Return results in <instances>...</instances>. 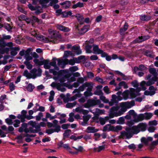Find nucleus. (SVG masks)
<instances>
[{"label": "nucleus", "instance_id": "13", "mask_svg": "<svg viewBox=\"0 0 158 158\" xmlns=\"http://www.w3.org/2000/svg\"><path fill=\"white\" fill-rule=\"evenodd\" d=\"M135 89L132 88H131L130 89L129 95H130V98L133 99L136 97L137 96L140 95V94H136L135 93Z\"/></svg>", "mask_w": 158, "mask_h": 158}, {"label": "nucleus", "instance_id": "39", "mask_svg": "<svg viewBox=\"0 0 158 158\" xmlns=\"http://www.w3.org/2000/svg\"><path fill=\"white\" fill-rule=\"evenodd\" d=\"M125 119L123 117L119 118L117 121V123L119 124H123L124 123Z\"/></svg>", "mask_w": 158, "mask_h": 158}, {"label": "nucleus", "instance_id": "59", "mask_svg": "<svg viewBox=\"0 0 158 158\" xmlns=\"http://www.w3.org/2000/svg\"><path fill=\"white\" fill-rule=\"evenodd\" d=\"M56 58H53L52 60L53 61L52 62H50V66H54L56 65Z\"/></svg>", "mask_w": 158, "mask_h": 158}, {"label": "nucleus", "instance_id": "34", "mask_svg": "<svg viewBox=\"0 0 158 158\" xmlns=\"http://www.w3.org/2000/svg\"><path fill=\"white\" fill-rule=\"evenodd\" d=\"M28 7L32 11L35 10H36L38 8H40V6H34L32 5L29 3L28 5Z\"/></svg>", "mask_w": 158, "mask_h": 158}, {"label": "nucleus", "instance_id": "53", "mask_svg": "<svg viewBox=\"0 0 158 158\" xmlns=\"http://www.w3.org/2000/svg\"><path fill=\"white\" fill-rule=\"evenodd\" d=\"M33 110L35 112H36L38 111H45L44 107L42 106H39V108L35 110V108H33Z\"/></svg>", "mask_w": 158, "mask_h": 158}, {"label": "nucleus", "instance_id": "9", "mask_svg": "<svg viewBox=\"0 0 158 158\" xmlns=\"http://www.w3.org/2000/svg\"><path fill=\"white\" fill-rule=\"evenodd\" d=\"M89 25H85L80 30L78 27L77 26L76 29L79 31L78 33L80 35H83L87 32L89 30Z\"/></svg>", "mask_w": 158, "mask_h": 158}, {"label": "nucleus", "instance_id": "8", "mask_svg": "<svg viewBox=\"0 0 158 158\" xmlns=\"http://www.w3.org/2000/svg\"><path fill=\"white\" fill-rule=\"evenodd\" d=\"M149 38L150 36L148 35L141 36H139L138 38L134 40L133 41L135 43H140L149 39Z\"/></svg>", "mask_w": 158, "mask_h": 158}, {"label": "nucleus", "instance_id": "15", "mask_svg": "<svg viewBox=\"0 0 158 158\" xmlns=\"http://www.w3.org/2000/svg\"><path fill=\"white\" fill-rule=\"evenodd\" d=\"M152 140L153 138L151 137H148L147 139L145 137H142L141 139V141L145 145L148 146V141H152Z\"/></svg>", "mask_w": 158, "mask_h": 158}, {"label": "nucleus", "instance_id": "7", "mask_svg": "<svg viewBox=\"0 0 158 158\" xmlns=\"http://www.w3.org/2000/svg\"><path fill=\"white\" fill-rule=\"evenodd\" d=\"M50 29V39H54L56 40L60 39L61 38V36L58 32L56 31H51Z\"/></svg>", "mask_w": 158, "mask_h": 158}, {"label": "nucleus", "instance_id": "16", "mask_svg": "<svg viewBox=\"0 0 158 158\" xmlns=\"http://www.w3.org/2000/svg\"><path fill=\"white\" fill-rule=\"evenodd\" d=\"M71 2L69 1L66 0L63 2L60 3V4L61 6H63V7L65 9H67L70 7L71 5Z\"/></svg>", "mask_w": 158, "mask_h": 158}, {"label": "nucleus", "instance_id": "44", "mask_svg": "<svg viewBox=\"0 0 158 158\" xmlns=\"http://www.w3.org/2000/svg\"><path fill=\"white\" fill-rule=\"evenodd\" d=\"M149 72L153 75L157 74L156 69L154 68H150L149 70Z\"/></svg>", "mask_w": 158, "mask_h": 158}, {"label": "nucleus", "instance_id": "33", "mask_svg": "<svg viewBox=\"0 0 158 158\" xmlns=\"http://www.w3.org/2000/svg\"><path fill=\"white\" fill-rule=\"evenodd\" d=\"M151 51L150 50H146L144 52V54L147 57H149L151 58H153L154 56L151 53Z\"/></svg>", "mask_w": 158, "mask_h": 158}, {"label": "nucleus", "instance_id": "57", "mask_svg": "<svg viewBox=\"0 0 158 158\" xmlns=\"http://www.w3.org/2000/svg\"><path fill=\"white\" fill-rule=\"evenodd\" d=\"M58 87H60L61 86H68V84L66 83L61 82L58 83L57 84Z\"/></svg>", "mask_w": 158, "mask_h": 158}, {"label": "nucleus", "instance_id": "31", "mask_svg": "<svg viewBox=\"0 0 158 158\" xmlns=\"http://www.w3.org/2000/svg\"><path fill=\"white\" fill-rule=\"evenodd\" d=\"M144 119L146 120L150 119L153 116L152 113H151L145 112L144 114Z\"/></svg>", "mask_w": 158, "mask_h": 158}, {"label": "nucleus", "instance_id": "26", "mask_svg": "<svg viewBox=\"0 0 158 158\" xmlns=\"http://www.w3.org/2000/svg\"><path fill=\"white\" fill-rule=\"evenodd\" d=\"M49 2V0H40L39 3L41 5L42 8H46L48 6L46 4Z\"/></svg>", "mask_w": 158, "mask_h": 158}, {"label": "nucleus", "instance_id": "28", "mask_svg": "<svg viewBox=\"0 0 158 158\" xmlns=\"http://www.w3.org/2000/svg\"><path fill=\"white\" fill-rule=\"evenodd\" d=\"M6 46L9 47L11 49H15L16 50H20V48L19 47H13V44L12 42H9L7 43L6 42Z\"/></svg>", "mask_w": 158, "mask_h": 158}, {"label": "nucleus", "instance_id": "36", "mask_svg": "<svg viewBox=\"0 0 158 158\" xmlns=\"http://www.w3.org/2000/svg\"><path fill=\"white\" fill-rule=\"evenodd\" d=\"M39 21V19L37 17L35 16H33L31 19L29 18V23L35 22H38Z\"/></svg>", "mask_w": 158, "mask_h": 158}, {"label": "nucleus", "instance_id": "61", "mask_svg": "<svg viewBox=\"0 0 158 158\" xmlns=\"http://www.w3.org/2000/svg\"><path fill=\"white\" fill-rule=\"evenodd\" d=\"M70 125V123L64 124L62 125L61 127L63 129L67 130Z\"/></svg>", "mask_w": 158, "mask_h": 158}, {"label": "nucleus", "instance_id": "58", "mask_svg": "<svg viewBox=\"0 0 158 158\" xmlns=\"http://www.w3.org/2000/svg\"><path fill=\"white\" fill-rule=\"evenodd\" d=\"M94 80L97 81L102 84L104 83L103 80L99 77H96L94 79Z\"/></svg>", "mask_w": 158, "mask_h": 158}, {"label": "nucleus", "instance_id": "56", "mask_svg": "<svg viewBox=\"0 0 158 158\" xmlns=\"http://www.w3.org/2000/svg\"><path fill=\"white\" fill-rule=\"evenodd\" d=\"M69 69L71 72H74L78 70V68L77 66H73L70 67Z\"/></svg>", "mask_w": 158, "mask_h": 158}, {"label": "nucleus", "instance_id": "19", "mask_svg": "<svg viewBox=\"0 0 158 158\" xmlns=\"http://www.w3.org/2000/svg\"><path fill=\"white\" fill-rule=\"evenodd\" d=\"M82 117L83 122H81V124L83 126H85L87 124L88 121L90 118V116L88 114L87 115H84Z\"/></svg>", "mask_w": 158, "mask_h": 158}, {"label": "nucleus", "instance_id": "60", "mask_svg": "<svg viewBox=\"0 0 158 158\" xmlns=\"http://www.w3.org/2000/svg\"><path fill=\"white\" fill-rule=\"evenodd\" d=\"M99 119L100 123L101 125H103L105 124L106 122L105 120V119L104 118H103L100 117Z\"/></svg>", "mask_w": 158, "mask_h": 158}, {"label": "nucleus", "instance_id": "14", "mask_svg": "<svg viewBox=\"0 0 158 158\" xmlns=\"http://www.w3.org/2000/svg\"><path fill=\"white\" fill-rule=\"evenodd\" d=\"M56 27L57 29L63 32H68L70 31L69 27L64 26L60 24H57Z\"/></svg>", "mask_w": 158, "mask_h": 158}, {"label": "nucleus", "instance_id": "41", "mask_svg": "<svg viewBox=\"0 0 158 158\" xmlns=\"http://www.w3.org/2000/svg\"><path fill=\"white\" fill-rule=\"evenodd\" d=\"M128 113L129 115H132L134 118L136 117L137 116V113H136L135 111L133 110H129L128 111Z\"/></svg>", "mask_w": 158, "mask_h": 158}, {"label": "nucleus", "instance_id": "40", "mask_svg": "<svg viewBox=\"0 0 158 158\" xmlns=\"http://www.w3.org/2000/svg\"><path fill=\"white\" fill-rule=\"evenodd\" d=\"M94 127H88L87 128L86 132L88 133H94Z\"/></svg>", "mask_w": 158, "mask_h": 158}, {"label": "nucleus", "instance_id": "35", "mask_svg": "<svg viewBox=\"0 0 158 158\" xmlns=\"http://www.w3.org/2000/svg\"><path fill=\"white\" fill-rule=\"evenodd\" d=\"M3 27L8 31L9 32H12V28L10 25V24L8 23L4 24L3 26Z\"/></svg>", "mask_w": 158, "mask_h": 158}, {"label": "nucleus", "instance_id": "20", "mask_svg": "<svg viewBox=\"0 0 158 158\" xmlns=\"http://www.w3.org/2000/svg\"><path fill=\"white\" fill-rule=\"evenodd\" d=\"M38 40L42 41L45 43H48L49 42V39L46 37L42 35H39L37 36Z\"/></svg>", "mask_w": 158, "mask_h": 158}, {"label": "nucleus", "instance_id": "37", "mask_svg": "<svg viewBox=\"0 0 158 158\" xmlns=\"http://www.w3.org/2000/svg\"><path fill=\"white\" fill-rule=\"evenodd\" d=\"M77 102L75 101L73 103H68L66 105L67 108H71L77 104Z\"/></svg>", "mask_w": 158, "mask_h": 158}, {"label": "nucleus", "instance_id": "22", "mask_svg": "<svg viewBox=\"0 0 158 158\" xmlns=\"http://www.w3.org/2000/svg\"><path fill=\"white\" fill-rule=\"evenodd\" d=\"M54 127V128L50 129V134L54 132L58 133L61 130V127L60 126H56V127Z\"/></svg>", "mask_w": 158, "mask_h": 158}, {"label": "nucleus", "instance_id": "2", "mask_svg": "<svg viewBox=\"0 0 158 158\" xmlns=\"http://www.w3.org/2000/svg\"><path fill=\"white\" fill-rule=\"evenodd\" d=\"M93 48V53L96 54H101V57L102 58H106V60L107 61H110L111 60V56L106 52L100 49L98 45L94 44Z\"/></svg>", "mask_w": 158, "mask_h": 158}, {"label": "nucleus", "instance_id": "23", "mask_svg": "<svg viewBox=\"0 0 158 158\" xmlns=\"http://www.w3.org/2000/svg\"><path fill=\"white\" fill-rule=\"evenodd\" d=\"M71 130L70 129H67L64 131L63 134V139H65L66 138H68L70 135Z\"/></svg>", "mask_w": 158, "mask_h": 158}, {"label": "nucleus", "instance_id": "17", "mask_svg": "<svg viewBox=\"0 0 158 158\" xmlns=\"http://www.w3.org/2000/svg\"><path fill=\"white\" fill-rule=\"evenodd\" d=\"M137 118H135L133 119V121L135 123H138L140 121H141L144 119V115L143 114H140L136 117Z\"/></svg>", "mask_w": 158, "mask_h": 158}, {"label": "nucleus", "instance_id": "45", "mask_svg": "<svg viewBox=\"0 0 158 158\" xmlns=\"http://www.w3.org/2000/svg\"><path fill=\"white\" fill-rule=\"evenodd\" d=\"M74 115V114L71 112L69 114V118L68 119V121L70 122H73L74 120V119L73 117Z\"/></svg>", "mask_w": 158, "mask_h": 158}, {"label": "nucleus", "instance_id": "24", "mask_svg": "<svg viewBox=\"0 0 158 158\" xmlns=\"http://www.w3.org/2000/svg\"><path fill=\"white\" fill-rule=\"evenodd\" d=\"M94 44H93L92 45L87 44L86 45L85 47V49L86 51V52L87 53H91L92 52V51L91 50L92 47L93 48V45Z\"/></svg>", "mask_w": 158, "mask_h": 158}, {"label": "nucleus", "instance_id": "27", "mask_svg": "<svg viewBox=\"0 0 158 158\" xmlns=\"http://www.w3.org/2000/svg\"><path fill=\"white\" fill-rule=\"evenodd\" d=\"M129 95V91L128 90H126L124 91L122 94L123 99L125 100H126L128 98Z\"/></svg>", "mask_w": 158, "mask_h": 158}, {"label": "nucleus", "instance_id": "48", "mask_svg": "<svg viewBox=\"0 0 158 158\" xmlns=\"http://www.w3.org/2000/svg\"><path fill=\"white\" fill-rule=\"evenodd\" d=\"M43 8L41 7L40 8H38L36 10H35V11L34 12L35 13L36 15H39L40 14L43 12L42 8Z\"/></svg>", "mask_w": 158, "mask_h": 158}, {"label": "nucleus", "instance_id": "6", "mask_svg": "<svg viewBox=\"0 0 158 158\" xmlns=\"http://www.w3.org/2000/svg\"><path fill=\"white\" fill-rule=\"evenodd\" d=\"M129 129V132L131 135V137L133 135H136L140 131V129H139L138 126H133L131 127H127Z\"/></svg>", "mask_w": 158, "mask_h": 158}, {"label": "nucleus", "instance_id": "54", "mask_svg": "<svg viewBox=\"0 0 158 158\" xmlns=\"http://www.w3.org/2000/svg\"><path fill=\"white\" fill-rule=\"evenodd\" d=\"M149 125L150 126H156L157 124V121L155 120H153V121H150L149 122Z\"/></svg>", "mask_w": 158, "mask_h": 158}, {"label": "nucleus", "instance_id": "12", "mask_svg": "<svg viewBox=\"0 0 158 158\" xmlns=\"http://www.w3.org/2000/svg\"><path fill=\"white\" fill-rule=\"evenodd\" d=\"M140 85L142 88V90L143 91H145L147 89V88L145 86V85H146L147 86H150L151 85L149 80L147 82L145 81H143L140 82Z\"/></svg>", "mask_w": 158, "mask_h": 158}, {"label": "nucleus", "instance_id": "55", "mask_svg": "<svg viewBox=\"0 0 158 158\" xmlns=\"http://www.w3.org/2000/svg\"><path fill=\"white\" fill-rule=\"evenodd\" d=\"M131 84L134 88L138 87L139 86V84L138 83V81L136 80H135L132 81L131 83Z\"/></svg>", "mask_w": 158, "mask_h": 158}, {"label": "nucleus", "instance_id": "43", "mask_svg": "<svg viewBox=\"0 0 158 158\" xmlns=\"http://www.w3.org/2000/svg\"><path fill=\"white\" fill-rule=\"evenodd\" d=\"M24 64L26 66L27 68L28 69L31 70L33 67L32 65L30 62H24Z\"/></svg>", "mask_w": 158, "mask_h": 158}, {"label": "nucleus", "instance_id": "29", "mask_svg": "<svg viewBox=\"0 0 158 158\" xmlns=\"http://www.w3.org/2000/svg\"><path fill=\"white\" fill-rule=\"evenodd\" d=\"M27 124L26 123H23L21 124V126L18 129V131L20 133H22L23 132L24 128L25 129L27 127Z\"/></svg>", "mask_w": 158, "mask_h": 158}, {"label": "nucleus", "instance_id": "63", "mask_svg": "<svg viewBox=\"0 0 158 158\" xmlns=\"http://www.w3.org/2000/svg\"><path fill=\"white\" fill-rule=\"evenodd\" d=\"M43 116V113L40 112L39 113L38 115L36 116V119L37 121H39L40 120L41 117Z\"/></svg>", "mask_w": 158, "mask_h": 158}, {"label": "nucleus", "instance_id": "5", "mask_svg": "<svg viewBox=\"0 0 158 158\" xmlns=\"http://www.w3.org/2000/svg\"><path fill=\"white\" fill-rule=\"evenodd\" d=\"M37 69L36 68H34L31 70V73H30L28 72V71L27 69H26L23 72V75L28 79L31 78L34 79L36 77V73L37 72Z\"/></svg>", "mask_w": 158, "mask_h": 158}, {"label": "nucleus", "instance_id": "50", "mask_svg": "<svg viewBox=\"0 0 158 158\" xmlns=\"http://www.w3.org/2000/svg\"><path fill=\"white\" fill-rule=\"evenodd\" d=\"M134 122L133 120H131L130 121H127L126 124L129 127H131L134 124Z\"/></svg>", "mask_w": 158, "mask_h": 158}, {"label": "nucleus", "instance_id": "51", "mask_svg": "<svg viewBox=\"0 0 158 158\" xmlns=\"http://www.w3.org/2000/svg\"><path fill=\"white\" fill-rule=\"evenodd\" d=\"M94 94L95 95H103V94L102 91L101 90H96L94 93Z\"/></svg>", "mask_w": 158, "mask_h": 158}, {"label": "nucleus", "instance_id": "42", "mask_svg": "<svg viewBox=\"0 0 158 158\" xmlns=\"http://www.w3.org/2000/svg\"><path fill=\"white\" fill-rule=\"evenodd\" d=\"M69 77V76L68 75H66L61 78H59V81L60 82H64L66 81V79Z\"/></svg>", "mask_w": 158, "mask_h": 158}, {"label": "nucleus", "instance_id": "30", "mask_svg": "<svg viewBox=\"0 0 158 158\" xmlns=\"http://www.w3.org/2000/svg\"><path fill=\"white\" fill-rule=\"evenodd\" d=\"M58 62V65L59 66L62 65V68H64V66L66 64V63H65V61H64L63 59H58L57 60Z\"/></svg>", "mask_w": 158, "mask_h": 158}, {"label": "nucleus", "instance_id": "32", "mask_svg": "<svg viewBox=\"0 0 158 158\" xmlns=\"http://www.w3.org/2000/svg\"><path fill=\"white\" fill-rule=\"evenodd\" d=\"M26 88L28 91L30 92H32L35 88V86L31 83H29L27 86Z\"/></svg>", "mask_w": 158, "mask_h": 158}, {"label": "nucleus", "instance_id": "38", "mask_svg": "<svg viewBox=\"0 0 158 158\" xmlns=\"http://www.w3.org/2000/svg\"><path fill=\"white\" fill-rule=\"evenodd\" d=\"M22 19L23 20H24L27 22H29V18H28L27 16H26L25 15H20L19 18V20L21 21Z\"/></svg>", "mask_w": 158, "mask_h": 158}, {"label": "nucleus", "instance_id": "21", "mask_svg": "<svg viewBox=\"0 0 158 158\" xmlns=\"http://www.w3.org/2000/svg\"><path fill=\"white\" fill-rule=\"evenodd\" d=\"M151 16L149 15H141L140 16V19L142 21H147L150 20Z\"/></svg>", "mask_w": 158, "mask_h": 158}, {"label": "nucleus", "instance_id": "18", "mask_svg": "<svg viewBox=\"0 0 158 158\" xmlns=\"http://www.w3.org/2000/svg\"><path fill=\"white\" fill-rule=\"evenodd\" d=\"M76 17L81 25L84 23V17L82 15L79 14H77L76 15Z\"/></svg>", "mask_w": 158, "mask_h": 158}, {"label": "nucleus", "instance_id": "3", "mask_svg": "<svg viewBox=\"0 0 158 158\" xmlns=\"http://www.w3.org/2000/svg\"><path fill=\"white\" fill-rule=\"evenodd\" d=\"M82 60L83 61H85L86 59L85 56L81 55L78 56L77 58L73 57V59L69 60L66 59L65 61L66 64H69L70 65H74L75 63H80L81 62V60Z\"/></svg>", "mask_w": 158, "mask_h": 158}, {"label": "nucleus", "instance_id": "1", "mask_svg": "<svg viewBox=\"0 0 158 158\" xmlns=\"http://www.w3.org/2000/svg\"><path fill=\"white\" fill-rule=\"evenodd\" d=\"M135 101L133 100H131L130 102L127 101L122 102L120 105L121 108L118 112H116L115 111L118 110L119 107L117 106H112L110 109L109 113L110 118H113L114 117H117L122 115L127 111V109L131 108L135 106Z\"/></svg>", "mask_w": 158, "mask_h": 158}, {"label": "nucleus", "instance_id": "52", "mask_svg": "<svg viewBox=\"0 0 158 158\" xmlns=\"http://www.w3.org/2000/svg\"><path fill=\"white\" fill-rule=\"evenodd\" d=\"M73 52H74L75 56L76 55H80L82 53V51L80 48L76 51H73Z\"/></svg>", "mask_w": 158, "mask_h": 158}, {"label": "nucleus", "instance_id": "11", "mask_svg": "<svg viewBox=\"0 0 158 158\" xmlns=\"http://www.w3.org/2000/svg\"><path fill=\"white\" fill-rule=\"evenodd\" d=\"M88 103L90 105L91 107L94 106L100 103L99 100H95L93 99H89L87 100Z\"/></svg>", "mask_w": 158, "mask_h": 158}, {"label": "nucleus", "instance_id": "25", "mask_svg": "<svg viewBox=\"0 0 158 158\" xmlns=\"http://www.w3.org/2000/svg\"><path fill=\"white\" fill-rule=\"evenodd\" d=\"M137 126L139 129H140L142 131H144L146 130L147 125L145 123H139Z\"/></svg>", "mask_w": 158, "mask_h": 158}, {"label": "nucleus", "instance_id": "62", "mask_svg": "<svg viewBox=\"0 0 158 158\" xmlns=\"http://www.w3.org/2000/svg\"><path fill=\"white\" fill-rule=\"evenodd\" d=\"M9 88L11 91H12L15 89V86L13 82L10 83Z\"/></svg>", "mask_w": 158, "mask_h": 158}, {"label": "nucleus", "instance_id": "47", "mask_svg": "<svg viewBox=\"0 0 158 158\" xmlns=\"http://www.w3.org/2000/svg\"><path fill=\"white\" fill-rule=\"evenodd\" d=\"M100 98L101 100L105 103H107L109 102V100L108 99H106V97L103 96V95H100Z\"/></svg>", "mask_w": 158, "mask_h": 158}, {"label": "nucleus", "instance_id": "4", "mask_svg": "<svg viewBox=\"0 0 158 158\" xmlns=\"http://www.w3.org/2000/svg\"><path fill=\"white\" fill-rule=\"evenodd\" d=\"M35 63L38 66L44 65V67L46 69H49V59L44 60L43 61H40L39 59H35L33 60Z\"/></svg>", "mask_w": 158, "mask_h": 158}, {"label": "nucleus", "instance_id": "49", "mask_svg": "<svg viewBox=\"0 0 158 158\" xmlns=\"http://www.w3.org/2000/svg\"><path fill=\"white\" fill-rule=\"evenodd\" d=\"M58 121L57 120L55 119L53 121V123H50V127H56V126H59L57 125Z\"/></svg>", "mask_w": 158, "mask_h": 158}, {"label": "nucleus", "instance_id": "10", "mask_svg": "<svg viewBox=\"0 0 158 158\" xmlns=\"http://www.w3.org/2000/svg\"><path fill=\"white\" fill-rule=\"evenodd\" d=\"M125 130L126 131V132L124 131H123L121 132L120 136L123 138L125 136H126L127 138L128 139H129L131 138V135L129 132V130L128 129L127 127L126 128Z\"/></svg>", "mask_w": 158, "mask_h": 158}, {"label": "nucleus", "instance_id": "64", "mask_svg": "<svg viewBox=\"0 0 158 158\" xmlns=\"http://www.w3.org/2000/svg\"><path fill=\"white\" fill-rule=\"evenodd\" d=\"M6 122L8 125H12L13 123L12 120L10 118H7L5 119Z\"/></svg>", "mask_w": 158, "mask_h": 158}, {"label": "nucleus", "instance_id": "46", "mask_svg": "<svg viewBox=\"0 0 158 158\" xmlns=\"http://www.w3.org/2000/svg\"><path fill=\"white\" fill-rule=\"evenodd\" d=\"M139 67L140 71H146L147 70V68L143 64H140L139 65Z\"/></svg>", "mask_w": 158, "mask_h": 158}]
</instances>
